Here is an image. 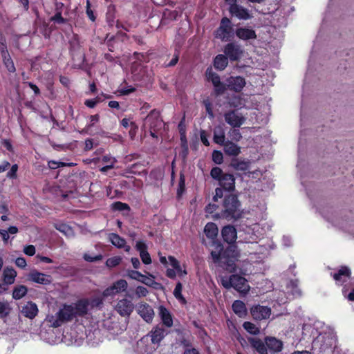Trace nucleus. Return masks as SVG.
<instances>
[{
  "mask_svg": "<svg viewBox=\"0 0 354 354\" xmlns=\"http://www.w3.org/2000/svg\"><path fill=\"white\" fill-rule=\"evenodd\" d=\"M243 214L242 204L238 195L230 193L224 196L216 217L229 222H234L241 218Z\"/></svg>",
  "mask_w": 354,
  "mask_h": 354,
  "instance_id": "obj_1",
  "label": "nucleus"
},
{
  "mask_svg": "<svg viewBox=\"0 0 354 354\" xmlns=\"http://www.w3.org/2000/svg\"><path fill=\"white\" fill-rule=\"evenodd\" d=\"M216 248L218 249V251L211 252L214 263L230 272H234L236 268L235 261L239 257L236 247L230 245L223 250V245L218 244Z\"/></svg>",
  "mask_w": 354,
  "mask_h": 354,
  "instance_id": "obj_2",
  "label": "nucleus"
},
{
  "mask_svg": "<svg viewBox=\"0 0 354 354\" xmlns=\"http://www.w3.org/2000/svg\"><path fill=\"white\" fill-rule=\"evenodd\" d=\"M74 318L73 304H64L55 315H48L45 322L50 327L56 328Z\"/></svg>",
  "mask_w": 354,
  "mask_h": 354,
  "instance_id": "obj_3",
  "label": "nucleus"
},
{
  "mask_svg": "<svg viewBox=\"0 0 354 354\" xmlns=\"http://www.w3.org/2000/svg\"><path fill=\"white\" fill-rule=\"evenodd\" d=\"M70 55L75 67H82L85 62V53L77 34H73L68 41Z\"/></svg>",
  "mask_w": 354,
  "mask_h": 354,
  "instance_id": "obj_4",
  "label": "nucleus"
},
{
  "mask_svg": "<svg viewBox=\"0 0 354 354\" xmlns=\"http://www.w3.org/2000/svg\"><path fill=\"white\" fill-rule=\"evenodd\" d=\"M211 177L218 182L223 192H233L235 189V178L233 174L224 173L218 167H214L210 171Z\"/></svg>",
  "mask_w": 354,
  "mask_h": 354,
  "instance_id": "obj_5",
  "label": "nucleus"
},
{
  "mask_svg": "<svg viewBox=\"0 0 354 354\" xmlns=\"http://www.w3.org/2000/svg\"><path fill=\"white\" fill-rule=\"evenodd\" d=\"M165 126V123L160 118V113L157 109H153L146 116L143 127L148 129L150 136L153 138H158V132H159Z\"/></svg>",
  "mask_w": 354,
  "mask_h": 354,
  "instance_id": "obj_6",
  "label": "nucleus"
},
{
  "mask_svg": "<svg viewBox=\"0 0 354 354\" xmlns=\"http://www.w3.org/2000/svg\"><path fill=\"white\" fill-rule=\"evenodd\" d=\"M222 286L226 288H234L236 291L246 294L250 290V286L245 277L239 274H232L230 277H224L221 279Z\"/></svg>",
  "mask_w": 354,
  "mask_h": 354,
  "instance_id": "obj_7",
  "label": "nucleus"
},
{
  "mask_svg": "<svg viewBox=\"0 0 354 354\" xmlns=\"http://www.w3.org/2000/svg\"><path fill=\"white\" fill-rule=\"evenodd\" d=\"M234 34L231 20L227 17L222 18L219 27L214 32L215 37L222 41H229Z\"/></svg>",
  "mask_w": 354,
  "mask_h": 354,
  "instance_id": "obj_8",
  "label": "nucleus"
},
{
  "mask_svg": "<svg viewBox=\"0 0 354 354\" xmlns=\"http://www.w3.org/2000/svg\"><path fill=\"white\" fill-rule=\"evenodd\" d=\"M205 76L208 82H211L214 86V91L216 95H223L227 89V84L221 82L220 76L213 71L211 66L208 67L205 71Z\"/></svg>",
  "mask_w": 354,
  "mask_h": 354,
  "instance_id": "obj_9",
  "label": "nucleus"
},
{
  "mask_svg": "<svg viewBox=\"0 0 354 354\" xmlns=\"http://www.w3.org/2000/svg\"><path fill=\"white\" fill-rule=\"evenodd\" d=\"M223 53L231 62H237L243 57L244 50L238 43L231 41L224 46Z\"/></svg>",
  "mask_w": 354,
  "mask_h": 354,
  "instance_id": "obj_10",
  "label": "nucleus"
},
{
  "mask_svg": "<svg viewBox=\"0 0 354 354\" xmlns=\"http://www.w3.org/2000/svg\"><path fill=\"white\" fill-rule=\"evenodd\" d=\"M330 276L335 281L337 286H342L347 279L351 277V270L346 266H341L336 272L330 273Z\"/></svg>",
  "mask_w": 354,
  "mask_h": 354,
  "instance_id": "obj_11",
  "label": "nucleus"
},
{
  "mask_svg": "<svg viewBox=\"0 0 354 354\" xmlns=\"http://www.w3.org/2000/svg\"><path fill=\"white\" fill-rule=\"evenodd\" d=\"M225 122L233 128L240 127L245 122V118L236 110H232L224 114Z\"/></svg>",
  "mask_w": 354,
  "mask_h": 354,
  "instance_id": "obj_12",
  "label": "nucleus"
},
{
  "mask_svg": "<svg viewBox=\"0 0 354 354\" xmlns=\"http://www.w3.org/2000/svg\"><path fill=\"white\" fill-rule=\"evenodd\" d=\"M250 313L252 318L255 320L267 319L271 315V308L268 306L257 304L251 308Z\"/></svg>",
  "mask_w": 354,
  "mask_h": 354,
  "instance_id": "obj_13",
  "label": "nucleus"
},
{
  "mask_svg": "<svg viewBox=\"0 0 354 354\" xmlns=\"http://www.w3.org/2000/svg\"><path fill=\"white\" fill-rule=\"evenodd\" d=\"M228 10L232 17H235L239 20H248L253 17L252 14L248 9L239 4L229 7Z\"/></svg>",
  "mask_w": 354,
  "mask_h": 354,
  "instance_id": "obj_14",
  "label": "nucleus"
},
{
  "mask_svg": "<svg viewBox=\"0 0 354 354\" xmlns=\"http://www.w3.org/2000/svg\"><path fill=\"white\" fill-rule=\"evenodd\" d=\"M72 304L75 318L77 317H83L88 314V307L90 305L88 299H80Z\"/></svg>",
  "mask_w": 354,
  "mask_h": 354,
  "instance_id": "obj_15",
  "label": "nucleus"
},
{
  "mask_svg": "<svg viewBox=\"0 0 354 354\" xmlns=\"http://www.w3.org/2000/svg\"><path fill=\"white\" fill-rule=\"evenodd\" d=\"M226 82L228 89L236 93H240L246 84L245 78L241 76H230Z\"/></svg>",
  "mask_w": 354,
  "mask_h": 354,
  "instance_id": "obj_16",
  "label": "nucleus"
},
{
  "mask_svg": "<svg viewBox=\"0 0 354 354\" xmlns=\"http://www.w3.org/2000/svg\"><path fill=\"white\" fill-rule=\"evenodd\" d=\"M134 309V306L131 301L127 299H122L118 301L115 310L122 317H129Z\"/></svg>",
  "mask_w": 354,
  "mask_h": 354,
  "instance_id": "obj_17",
  "label": "nucleus"
},
{
  "mask_svg": "<svg viewBox=\"0 0 354 354\" xmlns=\"http://www.w3.org/2000/svg\"><path fill=\"white\" fill-rule=\"evenodd\" d=\"M138 313L147 323H151L154 317V311L151 306L145 302H141L138 306Z\"/></svg>",
  "mask_w": 354,
  "mask_h": 354,
  "instance_id": "obj_18",
  "label": "nucleus"
},
{
  "mask_svg": "<svg viewBox=\"0 0 354 354\" xmlns=\"http://www.w3.org/2000/svg\"><path fill=\"white\" fill-rule=\"evenodd\" d=\"M28 277L30 281L42 285H48L52 282V277L50 275L39 272L35 270L31 271Z\"/></svg>",
  "mask_w": 354,
  "mask_h": 354,
  "instance_id": "obj_19",
  "label": "nucleus"
},
{
  "mask_svg": "<svg viewBox=\"0 0 354 354\" xmlns=\"http://www.w3.org/2000/svg\"><path fill=\"white\" fill-rule=\"evenodd\" d=\"M234 33L236 36L241 40L248 41L250 39H256L257 38V33L254 30L246 28L240 27L237 28Z\"/></svg>",
  "mask_w": 354,
  "mask_h": 354,
  "instance_id": "obj_20",
  "label": "nucleus"
},
{
  "mask_svg": "<svg viewBox=\"0 0 354 354\" xmlns=\"http://www.w3.org/2000/svg\"><path fill=\"white\" fill-rule=\"evenodd\" d=\"M167 335L166 330L158 325L153 327L148 334L151 337V343L153 344H159Z\"/></svg>",
  "mask_w": 354,
  "mask_h": 354,
  "instance_id": "obj_21",
  "label": "nucleus"
},
{
  "mask_svg": "<svg viewBox=\"0 0 354 354\" xmlns=\"http://www.w3.org/2000/svg\"><path fill=\"white\" fill-rule=\"evenodd\" d=\"M236 234V228L230 225L223 227L221 231V235L224 241L230 244L235 242L237 238Z\"/></svg>",
  "mask_w": 354,
  "mask_h": 354,
  "instance_id": "obj_22",
  "label": "nucleus"
},
{
  "mask_svg": "<svg viewBox=\"0 0 354 354\" xmlns=\"http://www.w3.org/2000/svg\"><path fill=\"white\" fill-rule=\"evenodd\" d=\"M110 242L118 248H124L125 252H129L131 250L129 245H127L126 240L116 233H111L109 235Z\"/></svg>",
  "mask_w": 354,
  "mask_h": 354,
  "instance_id": "obj_23",
  "label": "nucleus"
},
{
  "mask_svg": "<svg viewBox=\"0 0 354 354\" xmlns=\"http://www.w3.org/2000/svg\"><path fill=\"white\" fill-rule=\"evenodd\" d=\"M158 310V315L162 324L167 328H171L173 326V316L171 313L164 306H160Z\"/></svg>",
  "mask_w": 354,
  "mask_h": 354,
  "instance_id": "obj_24",
  "label": "nucleus"
},
{
  "mask_svg": "<svg viewBox=\"0 0 354 354\" xmlns=\"http://www.w3.org/2000/svg\"><path fill=\"white\" fill-rule=\"evenodd\" d=\"M127 276L132 279L140 281L147 286H151L153 281L147 277L145 274H142L140 272L133 270H127Z\"/></svg>",
  "mask_w": 354,
  "mask_h": 354,
  "instance_id": "obj_25",
  "label": "nucleus"
},
{
  "mask_svg": "<svg viewBox=\"0 0 354 354\" xmlns=\"http://www.w3.org/2000/svg\"><path fill=\"white\" fill-rule=\"evenodd\" d=\"M131 71L134 80L136 81L142 80L146 73L145 68L138 62H133L131 64Z\"/></svg>",
  "mask_w": 354,
  "mask_h": 354,
  "instance_id": "obj_26",
  "label": "nucleus"
},
{
  "mask_svg": "<svg viewBox=\"0 0 354 354\" xmlns=\"http://www.w3.org/2000/svg\"><path fill=\"white\" fill-rule=\"evenodd\" d=\"M250 346L259 354H268L266 342L257 337H249Z\"/></svg>",
  "mask_w": 354,
  "mask_h": 354,
  "instance_id": "obj_27",
  "label": "nucleus"
},
{
  "mask_svg": "<svg viewBox=\"0 0 354 354\" xmlns=\"http://www.w3.org/2000/svg\"><path fill=\"white\" fill-rule=\"evenodd\" d=\"M225 153L230 156H237L241 153V147L232 141L227 140L223 145Z\"/></svg>",
  "mask_w": 354,
  "mask_h": 354,
  "instance_id": "obj_28",
  "label": "nucleus"
},
{
  "mask_svg": "<svg viewBox=\"0 0 354 354\" xmlns=\"http://www.w3.org/2000/svg\"><path fill=\"white\" fill-rule=\"evenodd\" d=\"M228 60L230 59L224 54H218L214 58V67L216 70L222 71L227 66Z\"/></svg>",
  "mask_w": 354,
  "mask_h": 354,
  "instance_id": "obj_29",
  "label": "nucleus"
},
{
  "mask_svg": "<svg viewBox=\"0 0 354 354\" xmlns=\"http://www.w3.org/2000/svg\"><path fill=\"white\" fill-rule=\"evenodd\" d=\"M265 342L266 344V347L270 350H273L277 352H279L282 350V342L274 337H266L265 338Z\"/></svg>",
  "mask_w": 354,
  "mask_h": 354,
  "instance_id": "obj_30",
  "label": "nucleus"
},
{
  "mask_svg": "<svg viewBox=\"0 0 354 354\" xmlns=\"http://www.w3.org/2000/svg\"><path fill=\"white\" fill-rule=\"evenodd\" d=\"M233 312L239 317L242 318L247 315V308L243 301L236 300L232 306Z\"/></svg>",
  "mask_w": 354,
  "mask_h": 354,
  "instance_id": "obj_31",
  "label": "nucleus"
},
{
  "mask_svg": "<svg viewBox=\"0 0 354 354\" xmlns=\"http://www.w3.org/2000/svg\"><path fill=\"white\" fill-rule=\"evenodd\" d=\"M38 308L35 303L29 301L24 306V316L29 319H33L38 313Z\"/></svg>",
  "mask_w": 354,
  "mask_h": 354,
  "instance_id": "obj_32",
  "label": "nucleus"
},
{
  "mask_svg": "<svg viewBox=\"0 0 354 354\" xmlns=\"http://www.w3.org/2000/svg\"><path fill=\"white\" fill-rule=\"evenodd\" d=\"M64 6L62 3H56L55 14L50 18V21L57 24H64L66 23V19L62 15V8Z\"/></svg>",
  "mask_w": 354,
  "mask_h": 354,
  "instance_id": "obj_33",
  "label": "nucleus"
},
{
  "mask_svg": "<svg viewBox=\"0 0 354 354\" xmlns=\"http://www.w3.org/2000/svg\"><path fill=\"white\" fill-rule=\"evenodd\" d=\"M204 233L208 239H216L218 233L217 225L212 222L207 223L205 226Z\"/></svg>",
  "mask_w": 354,
  "mask_h": 354,
  "instance_id": "obj_34",
  "label": "nucleus"
},
{
  "mask_svg": "<svg viewBox=\"0 0 354 354\" xmlns=\"http://www.w3.org/2000/svg\"><path fill=\"white\" fill-rule=\"evenodd\" d=\"M17 272L12 268L4 269L2 274L3 281L5 285H10L14 283Z\"/></svg>",
  "mask_w": 354,
  "mask_h": 354,
  "instance_id": "obj_35",
  "label": "nucleus"
},
{
  "mask_svg": "<svg viewBox=\"0 0 354 354\" xmlns=\"http://www.w3.org/2000/svg\"><path fill=\"white\" fill-rule=\"evenodd\" d=\"M213 140L215 143L223 146L226 142L225 136L223 130L219 129L218 130L215 129L214 131Z\"/></svg>",
  "mask_w": 354,
  "mask_h": 354,
  "instance_id": "obj_36",
  "label": "nucleus"
},
{
  "mask_svg": "<svg viewBox=\"0 0 354 354\" xmlns=\"http://www.w3.org/2000/svg\"><path fill=\"white\" fill-rule=\"evenodd\" d=\"M111 286L115 290V292L118 294L127 290L128 283L124 279H119L114 282Z\"/></svg>",
  "mask_w": 354,
  "mask_h": 354,
  "instance_id": "obj_37",
  "label": "nucleus"
},
{
  "mask_svg": "<svg viewBox=\"0 0 354 354\" xmlns=\"http://www.w3.org/2000/svg\"><path fill=\"white\" fill-rule=\"evenodd\" d=\"M183 285L180 282H178L174 290V297L183 304H186V299L182 295Z\"/></svg>",
  "mask_w": 354,
  "mask_h": 354,
  "instance_id": "obj_38",
  "label": "nucleus"
},
{
  "mask_svg": "<svg viewBox=\"0 0 354 354\" xmlns=\"http://www.w3.org/2000/svg\"><path fill=\"white\" fill-rule=\"evenodd\" d=\"M243 326L248 333L252 335H258L260 333L259 328L250 322H245Z\"/></svg>",
  "mask_w": 354,
  "mask_h": 354,
  "instance_id": "obj_39",
  "label": "nucleus"
},
{
  "mask_svg": "<svg viewBox=\"0 0 354 354\" xmlns=\"http://www.w3.org/2000/svg\"><path fill=\"white\" fill-rule=\"evenodd\" d=\"M111 208L114 211H119V212H122V211L129 212L131 209L129 205L127 203H122L120 201H116V202H114L113 203H112Z\"/></svg>",
  "mask_w": 354,
  "mask_h": 354,
  "instance_id": "obj_40",
  "label": "nucleus"
},
{
  "mask_svg": "<svg viewBox=\"0 0 354 354\" xmlns=\"http://www.w3.org/2000/svg\"><path fill=\"white\" fill-rule=\"evenodd\" d=\"M48 165L51 169H56L59 167H72L75 164L73 162L66 163L61 161L50 160L48 161Z\"/></svg>",
  "mask_w": 354,
  "mask_h": 354,
  "instance_id": "obj_41",
  "label": "nucleus"
},
{
  "mask_svg": "<svg viewBox=\"0 0 354 354\" xmlns=\"http://www.w3.org/2000/svg\"><path fill=\"white\" fill-rule=\"evenodd\" d=\"M220 207L218 205H216L215 203H209L205 207V212L207 214H212V217L216 218V214H218L219 212H216L217 209Z\"/></svg>",
  "mask_w": 354,
  "mask_h": 354,
  "instance_id": "obj_42",
  "label": "nucleus"
},
{
  "mask_svg": "<svg viewBox=\"0 0 354 354\" xmlns=\"http://www.w3.org/2000/svg\"><path fill=\"white\" fill-rule=\"evenodd\" d=\"M56 230L63 233L66 236H68L72 232V228L67 224L65 223H57L55 224Z\"/></svg>",
  "mask_w": 354,
  "mask_h": 354,
  "instance_id": "obj_43",
  "label": "nucleus"
},
{
  "mask_svg": "<svg viewBox=\"0 0 354 354\" xmlns=\"http://www.w3.org/2000/svg\"><path fill=\"white\" fill-rule=\"evenodd\" d=\"M185 190V177L183 173L180 174L178 188L177 189V195L180 196Z\"/></svg>",
  "mask_w": 354,
  "mask_h": 354,
  "instance_id": "obj_44",
  "label": "nucleus"
},
{
  "mask_svg": "<svg viewBox=\"0 0 354 354\" xmlns=\"http://www.w3.org/2000/svg\"><path fill=\"white\" fill-rule=\"evenodd\" d=\"M10 311V308L8 302L0 301V317H7Z\"/></svg>",
  "mask_w": 354,
  "mask_h": 354,
  "instance_id": "obj_45",
  "label": "nucleus"
},
{
  "mask_svg": "<svg viewBox=\"0 0 354 354\" xmlns=\"http://www.w3.org/2000/svg\"><path fill=\"white\" fill-rule=\"evenodd\" d=\"M122 261V258L120 257H113L107 259L106 261V266L109 268H115L118 266Z\"/></svg>",
  "mask_w": 354,
  "mask_h": 354,
  "instance_id": "obj_46",
  "label": "nucleus"
},
{
  "mask_svg": "<svg viewBox=\"0 0 354 354\" xmlns=\"http://www.w3.org/2000/svg\"><path fill=\"white\" fill-rule=\"evenodd\" d=\"M231 165L237 170L244 171L247 169L246 163L243 161H239L237 159H233Z\"/></svg>",
  "mask_w": 354,
  "mask_h": 354,
  "instance_id": "obj_47",
  "label": "nucleus"
},
{
  "mask_svg": "<svg viewBox=\"0 0 354 354\" xmlns=\"http://www.w3.org/2000/svg\"><path fill=\"white\" fill-rule=\"evenodd\" d=\"M229 137L234 141H239L242 138V135L239 129H233L229 131Z\"/></svg>",
  "mask_w": 354,
  "mask_h": 354,
  "instance_id": "obj_48",
  "label": "nucleus"
},
{
  "mask_svg": "<svg viewBox=\"0 0 354 354\" xmlns=\"http://www.w3.org/2000/svg\"><path fill=\"white\" fill-rule=\"evenodd\" d=\"M86 14L92 22L95 21L96 16L95 15L93 10L91 9V5L89 0H86Z\"/></svg>",
  "mask_w": 354,
  "mask_h": 354,
  "instance_id": "obj_49",
  "label": "nucleus"
},
{
  "mask_svg": "<svg viewBox=\"0 0 354 354\" xmlns=\"http://www.w3.org/2000/svg\"><path fill=\"white\" fill-rule=\"evenodd\" d=\"M212 160L218 165H220L223 161V153L218 150H214L212 153Z\"/></svg>",
  "mask_w": 354,
  "mask_h": 354,
  "instance_id": "obj_50",
  "label": "nucleus"
},
{
  "mask_svg": "<svg viewBox=\"0 0 354 354\" xmlns=\"http://www.w3.org/2000/svg\"><path fill=\"white\" fill-rule=\"evenodd\" d=\"M89 303L92 308H97L102 305L103 304V298L101 297H95L89 299Z\"/></svg>",
  "mask_w": 354,
  "mask_h": 354,
  "instance_id": "obj_51",
  "label": "nucleus"
},
{
  "mask_svg": "<svg viewBox=\"0 0 354 354\" xmlns=\"http://www.w3.org/2000/svg\"><path fill=\"white\" fill-rule=\"evenodd\" d=\"M133 57L136 59L134 62H138L140 64L142 62H147L148 60L147 55L142 53L134 52Z\"/></svg>",
  "mask_w": 354,
  "mask_h": 354,
  "instance_id": "obj_52",
  "label": "nucleus"
},
{
  "mask_svg": "<svg viewBox=\"0 0 354 354\" xmlns=\"http://www.w3.org/2000/svg\"><path fill=\"white\" fill-rule=\"evenodd\" d=\"M102 254H97L95 256H91L88 254H84V259L87 262H95L99 261L102 259Z\"/></svg>",
  "mask_w": 354,
  "mask_h": 354,
  "instance_id": "obj_53",
  "label": "nucleus"
},
{
  "mask_svg": "<svg viewBox=\"0 0 354 354\" xmlns=\"http://www.w3.org/2000/svg\"><path fill=\"white\" fill-rule=\"evenodd\" d=\"M149 291L147 288L139 286L136 289V295L138 297H144L147 295Z\"/></svg>",
  "mask_w": 354,
  "mask_h": 354,
  "instance_id": "obj_54",
  "label": "nucleus"
},
{
  "mask_svg": "<svg viewBox=\"0 0 354 354\" xmlns=\"http://www.w3.org/2000/svg\"><path fill=\"white\" fill-rule=\"evenodd\" d=\"M136 249L140 254H142V252H147V245L144 241H138L136 242Z\"/></svg>",
  "mask_w": 354,
  "mask_h": 354,
  "instance_id": "obj_55",
  "label": "nucleus"
},
{
  "mask_svg": "<svg viewBox=\"0 0 354 354\" xmlns=\"http://www.w3.org/2000/svg\"><path fill=\"white\" fill-rule=\"evenodd\" d=\"M100 97H97L95 99L86 100L84 102V104L88 108L93 109L97 105V103L100 102Z\"/></svg>",
  "mask_w": 354,
  "mask_h": 354,
  "instance_id": "obj_56",
  "label": "nucleus"
},
{
  "mask_svg": "<svg viewBox=\"0 0 354 354\" xmlns=\"http://www.w3.org/2000/svg\"><path fill=\"white\" fill-rule=\"evenodd\" d=\"M179 60V53L177 51L173 56L172 59L168 63H165V67H172L176 65Z\"/></svg>",
  "mask_w": 354,
  "mask_h": 354,
  "instance_id": "obj_57",
  "label": "nucleus"
},
{
  "mask_svg": "<svg viewBox=\"0 0 354 354\" xmlns=\"http://www.w3.org/2000/svg\"><path fill=\"white\" fill-rule=\"evenodd\" d=\"M140 257L144 264L149 265L151 263V258L148 251L140 254Z\"/></svg>",
  "mask_w": 354,
  "mask_h": 354,
  "instance_id": "obj_58",
  "label": "nucleus"
},
{
  "mask_svg": "<svg viewBox=\"0 0 354 354\" xmlns=\"http://www.w3.org/2000/svg\"><path fill=\"white\" fill-rule=\"evenodd\" d=\"M223 197H224L223 189L216 187L215 189V193L212 197V201L214 203H216V202H218L219 198H222Z\"/></svg>",
  "mask_w": 354,
  "mask_h": 354,
  "instance_id": "obj_59",
  "label": "nucleus"
},
{
  "mask_svg": "<svg viewBox=\"0 0 354 354\" xmlns=\"http://www.w3.org/2000/svg\"><path fill=\"white\" fill-rule=\"evenodd\" d=\"M134 91H136V88L132 86H129L128 88H122L118 90L120 95H127Z\"/></svg>",
  "mask_w": 354,
  "mask_h": 354,
  "instance_id": "obj_60",
  "label": "nucleus"
},
{
  "mask_svg": "<svg viewBox=\"0 0 354 354\" xmlns=\"http://www.w3.org/2000/svg\"><path fill=\"white\" fill-rule=\"evenodd\" d=\"M168 259H169L170 264L173 267V268H174L176 270H180V263L174 257L169 256Z\"/></svg>",
  "mask_w": 354,
  "mask_h": 354,
  "instance_id": "obj_61",
  "label": "nucleus"
},
{
  "mask_svg": "<svg viewBox=\"0 0 354 354\" xmlns=\"http://www.w3.org/2000/svg\"><path fill=\"white\" fill-rule=\"evenodd\" d=\"M117 295L116 292H115V290H113L112 286L106 288L102 292L103 297H113L114 295Z\"/></svg>",
  "mask_w": 354,
  "mask_h": 354,
  "instance_id": "obj_62",
  "label": "nucleus"
},
{
  "mask_svg": "<svg viewBox=\"0 0 354 354\" xmlns=\"http://www.w3.org/2000/svg\"><path fill=\"white\" fill-rule=\"evenodd\" d=\"M12 297L15 299H19L22 298V286L16 287L13 291Z\"/></svg>",
  "mask_w": 354,
  "mask_h": 354,
  "instance_id": "obj_63",
  "label": "nucleus"
},
{
  "mask_svg": "<svg viewBox=\"0 0 354 354\" xmlns=\"http://www.w3.org/2000/svg\"><path fill=\"white\" fill-rule=\"evenodd\" d=\"M346 292H347V289L346 288V286H344L343 288H342V295H344V297H346L348 301H354V289H353L351 290V292L346 295Z\"/></svg>",
  "mask_w": 354,
  "mask_h": 354,
  "instance_id": "obj_64",
  "label": "nucleus"
}]
</instances>
